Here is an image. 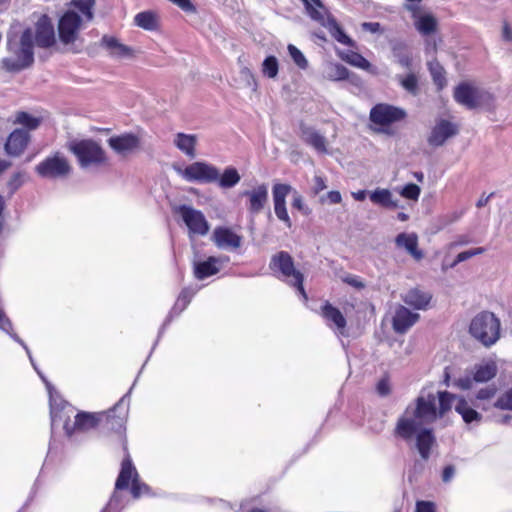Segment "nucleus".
Instances as JSON below:
<instances>
[{"label": "nucleus", "instance_id": "f257e3e1", "mask_svg": "<svg viewBox=\"0 0 512 512\" xmlns=\"http://www.w3.org/2000/svg\"><path fill=\"white\" fill-rule=\"evenodd\" d=\"M57 40L54 25L47 14L39 16L33 27H26L19 35H8L7 46L16 59L4 58L2 68L10 73H17L29 68L34 63V47L50 49Z\"/></svg>", "mask_w": 512, "mask_h": 512}, {"label": "nucleus", "instance_id": "f03ea898", "mask_svg": "<svg viewBox=\"0 0 512 512\" xmlns=\"http://www.w3.org/2000/svg\"><path fill=\"white\" fill-rule=\"evenodd\" d=\"M413 418L400 417L395 427V434L404 440H409L416 433L419 421L421 424H431L438 419L436 395L428 393L415 400Z\"/></svg>", "mask_w": 512, "mask_h": 512}, {"label": "nucleus", "instance_id": "7ed1b4c3", "mask_svg": "<svg viewBox=\"0 0 512 512\" xmlns=\"http://www.w3.org/2000/svg\"><path fill=\"white\" fill-rule=\"evenodd\" d=\"M128 418V403L122 397L111 409L101 412L100 432L117 440L124 456L130 455L126 438V422Z\"/></svg>", "mask_w": 512, "mask_h": 512}, {"label": "nucleus", "instance_id": "20e7f679", "mask_svg": "<svg viewBox=\"0 0 512 512\" xmlns=\"http://www.w3.org/2000/svg\"><path fill=\"white\" fill-rule=\"evenodd\" d=\"M269 268L277 277L288 285L294 287L302 298L307 301L308 296L304 288V275L296 269L293 257L287 251H279L271 257Z\"/></svg>", "mask_w": 512, "mask_h": 512}, {"label": "nucleus", "instance_id": "39448f33", "mask_svg": "<svg viewBox=\"0 0 512 512\" xmlns=\"http://www.w3.org/2000/svg\"><path fill=\"white\" fill-rule=\"evenodd\" d=\"M469 332L482 345L490 347L500 338L501 322L494 313L482 311L471 320Z\"/></svg>", "mask_w": 512, "mask_h": 512}, {"label": "nucleus", "instance_id": "423d86ee", "mask_svg": "<svg viewBox=\"0 0 512 512\" xmlns=\"http://www.w3.org/2000/svg\"><path fill=\"white\" fill-rule=\"evenodd\" d=\"M407 118L406 111L388 103L375 104L369 113V121L373 131L393 135L391 127Z\"/></svg>", "mask_w": 512, "mask_h": 512}, {"label": "nucleus", "instance_id": "0eeeda50", "mask_svg": "<svg viewBox=\"0 0 512 512\" xmlns=\"http://www.w3.org/2000/svg\"><path fill=\"white\" fill-rule=\"evenodd\" d=\"M129 487L134 499H138L143 495H149L151 493L150 487L140 481L139 474L132 462L131 456L125 455L121 462L120 472L115 482V491L111 501L116 498L117 491L126 490Z\"/></svg>", "mask_w": 512, "mask_h": 512}, {"label": "nucleus", "instance_id": "6e6552de", "mask_svg": "<svg viewBox=\"0 0 512 512\" xmlns=\"http://www.w3.org/2000/svg\"><path fill=\"white\" fill-rule=\"evenodd\" d=\"M67 148L76 157L82 168L107 164L108 158L105 150L93 139L72 140L68 143Z\"/></svg>", "mask_w": 512, "mask_h": 512}, {"label": "nucleus", "instance_id": "1a4fd4ad", "mask_svg": "<svg viewBox=\"0 0 512 512\" xmlns=\"http://www.w3.org/2000/svg\"><path fill=\"white\" fill-rule=\"evenodd\" d=\"M35 171L42 178L58 179L69 176L72 167L67 157L57 151L37 164Z\"/></svg>", "mask_w": 512, "mask_h": 512}, {"label": "nucleus", "instance_id": "9d476101", "mask_svg": "<svg viewBox=\"0 0 512 512\" xmlns=\"http://www.w3.org/2000/svg\"><path fill=\"white\" fill-rule=\"evenodd\" d=\"M301 1L305 6L308 15L313 20L319 22L323 27H325L337 42L349 47L356 46L355 41L344 32L342 27L333 16H328L325 18L323 12L313 7L308 0Z\"/></svg>", "mask_w": 512, "mask_h": 512}, {"label": "nucleus", "instance_id": "9b49d317", "mask_svg": "<svg viewBox=\"0 0 512 512\" xmlns=\"http://www.w3.org/2000/svg\"><path fill=\"white\" fill-rule=\"evenodd\" d=\"M455 101L467 109L480 107L486 100L491 99L488 92L478 89L469 82H461L453 92Z\"/></svg>", "mask_w": 512, "mask_h": 512}, {"label": "nucleus", "instance_id": "f8f14e48", "mask_svg": "<svg viewBox=\"0 0 512 512\" xmlns=\"http://www.w3.org/2000/svg\"><path fill=\"white\" fill-rule=\"evenodd\" d=\"M83 19L74 10H67L58 21V35L64 45L73 44L79 35Z\"/></svg>", "mask_w": 512, "mask_h": 512}, {"label": "nucleus", "instance_id": "ddd939ff", "mask_svg": "<svg viewBox=\"0 0 512 512\" xmlns=\"http://www.w3.org/2000/svg\"><path fill=\"white\" fill-rule=\"evenodd\" d=\"M182 177L189 182L214 183L219 178L217 167L206 162H193L182 171Z\"/></svg>", "mask_w": 512, "mask_h": 512}, {"label": "nucleus", "instance_id": "4468645a", "mask_svg": "<svg viewBox=\"0 0 512 512\" xmlns=\"http://www.w3.org/2000/svg\"><path fill=\"white\" fill-rule=\"evenodd\" d=\"M101 426V412H85L80 411L75 415L73 423L65 421L63 429L69 437L76 432H87L92 429H99Z\"/></svg>", "mask_w": 512, "mask_h": 512}, {"label": "nucleus", "instance_id": "2eb2a0df", "mask_svg": "<svg viewBox=\"0 0 512 512\" xmlns=\"http://www.w3.org/2000/svg\"><path fill=\"white\" fill-rule=\"evenodd\" d=\"M177 212L181 215L190 234L204 236L208 233L209 224L201 211L187 205H181Z\"/></svg>", "mask_w": 512, "mask_h": 512}, {"label": "nucleus", "instance_id": "dca6fc26", "mask_svg": "<svg viewBox=\"0 0 512 512\" xmlns=\"http://www.w3.org/2000/svg\"><path fill=\"white\" fill-rule=\"evenodd\" d=\"M291 191L292 186L290 184L275 183L272 186V197L275 215L288 228H291L292 222L287 212L286 198L291 193Z\"/></svg>", "mask_w": 512, "mask_h": 512}, {"label": "nucleus", "instance_id": "f3484780", "mask_svg": "<svg viewBox=\"0 0 512 512\" xmlns=\"http://www.w3.org/2000/svg\"><path fill=\"white\" fill-rule=\"evenodd\" d=\"M242 196L246 197V207L250 215H258L268 202V186L265 183L258 184L251 190H245Z\"/></svg>", "mask_w": 512, "mask_h": 512}, {"label": "nucleus", "instance_id": "a211bd4d", "mask_svg": "<svg viewBox=\"0 0 512 512\" xmlns=\"http://www.w3.org/2000/svg\"><path fill=\"white\" fill-rule=\"evenodd\" d=\"M459 132L458 126L449 120L441 119L436 122L432 128L427 141L432 147L442 146L449 138L457 135Z\"/></svg>", "mask_w": 512, "mask_h": 512}, {"label": "nucleus", "instance_id": "6ab92c4d", "mask_svg": "<svg viewBox=\"0 0 512 512\" xmlns=\"http://www.w3.org/2000/svg\"><path fill=\"white\" fill-rule=\"evenodd\" d=\"M30 142V134L28 131L23 129L13 130L4 145V149L7 155L12 157H18L27 148Z\"/></svg>", "mask_w": 512, "mask_h": 512}, {"label": "nucleus", "instance_id": "aec40b11", "mask_svg": "<svg viewBox=\"0 0 512 512\" xmlns=\"http://www.w3.org/2000/svg\"><path fill=\"white\" fill-rule=\"evenodd\" d=\"M405 8L411 12L415 28L420 34L427 36L436 32L438 22L432 14L418 15L420 7L417 5L408 4Z\"/></svg>", "mask_w": 512, "mask_h": 512}, {"label": "nucleus", "instance_id": "412c9836", "mask_svg": "<svg viewBox=\"0 0 512 512\" xmlns=\"http://www.w3.org/2000/svg\"><path fill=\"white\" fill-rule=\"evenodd\" d=\"M212 240L219 248L238 249L242 245V236L228 227H216L212 234Z\"/></svg>", "mask_w": 512, "mask_h": 512}, {"label": "nucleus", "instance_id": "4be33fe9", "mask_svg": "<svg viewBox=\"0 0 512 512\" xmlns=\"http://www.w3.org/2000/svg\"><path fill=\"white\" fill-rule=\"evenodd\" d=\"M418 313L411 312L405 306L400 305L394 314L392 320L393 330L398 334L406 333L418 320Z\"/></svg>", "mask_w": 512, "mask_h": 512}, {"label": "nucleus", "instance_id": "5701e85b", "mask_svg": "<svg viewBox=\"0 0 512 512\" xmlns=\"http://www.w3.org/2000/svg\"><path fill=\"white\" fill-rule=\"evenodd\" d=\"M108 145L119 154L131 152L140 145V139L133 133H124L108 139Z\"/></svg>", "mask_w": 512, "mask_h": 512}, {"label": "nucleus", "instance_id": "b1692460", "mask_svg": "<svg viewBox=\"0 0 512 512\" xmlns=\"http://www.w3.org/2000/svg\"><path fill=\"white\" fill-rule=\"evenodd\" d=\"M395 244L399 248H404L415 261H421L424 258V253L418 246L416 233H399L395 238Z\"/></svg>", "mask_w": 512, "mask_h": 512}, {"label": "nucleus", "instance_id": "393cba45", "mask_svg": "<svg viewBox=\"0 0 512 512\" xmlns=\"http://www.w3.org/2000/svg\"><path fill=\"white\" fill-rule=\"evenodd\" d=\"M320 315L328 322L332 323L340 333L346 328L347 321L342 312L329 301H325L321 306Z\"/></svg>", "mask_w": 512, "mask_h": 512}, {"label": "nucleus", "instance_id": "a878e982", "mask_svg": "<svg viewBox=\"0 0 512 512\" xmlns=\"http://www.w3.org/2000/svg\"><path fill=\"white\" fill-rule=\"evenodd\" d=\"M220 271V259L209 256L206 260L195 263L194 276L198 280H204L216 275Z\"/></svg>", "mask_w": 512, "mask_h": 512}, {"label": "nucleus", "instance_id": "bb28decb", "mask_svg": "<svg viewBox=\"0 0 512 512\" xmlns=\"http://www.w3.org/2000/svg\"><path fill=\"white\" fill-rule=\"evenodd\" d=\"M498 372L497 364L490 360L474 365L471 374L472 380L477 383H485L495 378Z\"/></svg>", "mask_w": 512, "mask_h": 512}, {"label": "nucleus", "instance_id": "cd10ccee", "mask_svg": "<svg viewBox=\"0 0 512 512\" xmlns=\"http://www.w3.org/2000/svg\"><path fill=\"white\" fill-rule=\"evenodd\" d=\"M436 438L431 429L424 428L416 435V447L423 460H428Z\"/></svg>", "mask_w": 512, "mask_h": 512}, {"label": "nucleus", "instance_id": "c85d7f7f", "mask_svg": "<svg viewBox=\"0 0 512 512\" xmlns=\"http://www.w3.org/2000/svg\"><path fill=\"white\" fill-rule=\"evenodd\" d=\"M432 296L418 288L410 289L405 296L403 301L414 309L422 310L426 309L429 305Z\"/></svg>", "mask_w": 512, "mask_h": 512}, {"label": "nucleus", "instance_id": "c756f323", "mask_svg": "<svg viewBox=\"0 0 512 512\" xmlns=\"http://www.w3.org/2000/svg\"><path fill=\"white\" fill-rule=\"evenodd\" d=\"M455 411L461 415L463 421L467 424L480 422L482 415L477 412L464 397H459L455 404Z\"/></svg>", "mask_w": 512, "mask_h": 512}, {"label": "nucleus", "instance_id": "7c9ffc66", "mask_svg": "<svg viewBox=\"0 0 512 512\" xmlns=\"http://www.w3.org/2000/svg\"><path fill=\"white\" fill-rule=\"evenodd\" d=\"M175 146L185 153L187 156L193 158L196 155V144H197V137L195 135L191 134H185V133H177L175 140H174Z\"/></svg>", "mask_w": 512, "mask_h": 512}, {"label": "nucleus", "instance_id": "2f4dec72", "mask_svg": "<svg viewBox=\"0 0 512 512\" xmlns=\"http://www.w3.org/2000/svg\"><path fill=\"white\" fill-rule=\"evenodd\" d=\"M302 139L305 143L312 146L315 150L321 153L327 152V141L323 135L311 128L302 129Z\"/></svg>", "mask_w": 512, "mask_h": 512}, {"label": "nucleus", "instance_id": "473e14b6", "mask_svg": "<svg viewBox=\"0 0 512 512\" xmlns=\"http://www.w3.org/2000/svg\"><path fill=\"white\" fill-rule=\"evenodd\" d=\"M428 70L438 91H441L447 84L446 72L444 67L437 59H433L427 64Z\"/></svg>", "mask_w": 512, "mask_h": 512}, {"label": "nucleus", "instance_id": "72a5a7b5", "mask_svg": "<svg viewBox=\"0 0 512 512\" xmlns=\"http://www.w3.org/2000/svg\"><path fill=\"white\" fill-rule=\"evenodd\" d=\"M459 397L448 391H438L436 395L439 402L437 407L438 418H443L452 409L454 401L458 402Z\"/></svg>", "mask_w": 512, "mask_h": 512}, {"label": "nucleus", "instance_id": "f704fd0d", "mask_svg": "<svg viewBox=\"0 0 512 512\" xmlns=\"http://www.w3.org/2000/svg\"><path fill=\"white\" fill-rule=\"evenodd\" d=\"M370 200L385 208H396L397 202L393 200L392 193L386 188H378L370 194Z\"/></svg>", "mask_w": 512, "mask_h": 512}, {"label": "nucleus", "instance_id": "c9c22d12", "mask_svg": "<svg viewBox=\"0 0 512 512\" xmlns=\"http://www.w3.org/2000/svg\"><path fill=\"white\" fill-rule=\"evenodd\" d=\"M134 23L142 29L153 31L158 28V17L155 12L143 11L135 15Z\"/></svg>", "mask_w": 512, "mask_h": 512}, {"label": "nucleus", "instance_id": "e433bc0d", "mask_svg": "<svg viewBox=\"0 0 512 512\" xmlns=\"http://www.w3.org/2000/svg\"><path fill=\"white\" fill-rule=\"evenodd\" d=\"M101 44L110 50L112 54L117 56H126L132 53V50L128 46L119 43L113 36L104 35L101 39Z\"/></svg>", "mask_w": 512, "mask_h": 512}, {"label": "nucleus", "instance_id": "4c0bfd02", "mask_svg": "<svg viewBox=\"0 0 512 512\" xmlns=\"http://www.w3.org/2000/svg\"><path fill=\"white\" fill-rule=\"evenodd\" d=\"M241 176L236 168L227 167L216 182L221 188H232L239 183Z\"/></svg>", "mask_w": 512, "mask_h": 512}, {"label": "nucleus", "instance_id": "58836bf2", "mask_svg": "<svg viewBox=\"0 0 512 512\" xmlns=\"http://www.w3.org/2000/svg\"><path fill=\"white\" fill-rule=\"evenodd\" d=\"M14 124L22 125L29 131L36 130L41 124V118L32 116L25 111H18L15 115Z\"/></svg>", "mask_w": 512, "mask_h": 512}, {"label": "nucleus", "instance_id": "ea45409f", "mask_svg": "<svg viewBox=\"0 0 512 512\" xmlns=\"http://www.w3.org/2000/svg\"><path fill=\"white\" fill-rule=\"evenodd\" d=\"M496 393L497 387L495 385H490L485 388H481L480 390H478L475 396L476 401H478L479 403H474L473 405L478 408H481L482 410H488L490 406L487 405L485 402L493 399Z\"/></svg>", "mask_w": 512, "mask_h": 512}, {"label": "nucleus", "instance_id": "a19ab883", "mask_svg": "<svg viewBox=\"0 0 512 512\" xmlns=\"http://www.w3.org/2000/svg\"><path fill=\"white\" fill-rule=\"evenodd\" d=\"M70 5L81 12L86 21H92L95 0H72Z\"/></svg>", "mask_w": 512, "mask_h": 512}, {"label": "nucleus", "instance_id": "79ce46f5", "mask_svg": "<svg viewBox=\"0 0 512 512\" xmlns=\"http://www.w3.org/2000/svg\"><path fill=\"white\" fill-rule=\"evenodd\" d=\"M342 59L350 65L366 71L371 68V63L358 52L350 51L345 56H342Z\"/></svg>", "mask_w": 512, "mask_h": 512}, {"label": "nucleus", "instance_id": "37998d69", "mask_svg": "<svg viewBox=\"0 0 512 512\" xmlns=\"http://www.w3.org/2000/svg\"><path fill=\"white\" fill-rule=\"evenodd\" d=\"M262 74L268 78H275L278 75L279 63L275 56H267L262 63Z\"/></svg>", "mask_w": 512, "mask_h": 512}, {"label": "nucleus", "instance_id": "c03bdc74", "mask_svg": "<svg viewBox=\"0 0 512 512\" xmlns=\"http://www.w3.org/2000/svg\"><path fill=\"white\" fill-rule=\"evenodd\" d=\"M25 176V172L21 171L15 172L11 175L6 183L9 197H12L16 191L24 184Z\"/></svg>", "mask_w": 512, "mask_h": 512}, {"label": "nucleus", "instance_id": "a18cd8bd", "mask_svg": "<svg viewBox=\"0 0 512 512\" xmlns=\"http://www.w3.org/2000/svg\"><path fill=\"white\" fill-rule=\"evenodd\" d=\"M350 71L342 64H333L330 67L329 78L334 81L348 80L350 77Z\"/></svg>", "mask_w": 512, "mask_h": 512}, {"label": "nucleus", "instance_id": "49530a36", "mask_svg": "<svg viewBox=\"0 0 512 512\" xmlns=\"http://www.w3.org/2000/svg\"><path fill=\"white\" fill-rule=\"evenodd\" d=\"M492 406L500 410L512 411V387L502 393Z\"/></svg>", "mask_w": 512, "mask_h": 512}, {"label": "nucleus", "instance_id": "de8ad7c7", "mask_svg": "<svg viewBox=\"0 0 512 512\" xmlns=\"http://www.w3.org/2000/svg\"><path fill=\"white\" fill-rule=\"evenodd\" d=\"M401 86L413 95H417L418 93V79L417 76L413 73L407 74L405 77H402L400 80Z\"/></svg>", "mask_w": 512, "mask_h": 512}, {"label": "nucleus", "instance_id": "09e8293b", "mask_svg": "<svg viewBox=\"0 0 512 512\" xmlns=\"http://www.w3.org/2000/svg\"><path fill=\"white\" fill-rule=\"evenodd\" d=\"M486 251V249L484 247H476V248H472L470 250H466V251H463V252H460L454 262L451 264V267H455L456 265H458L459 263L461 262H464L474 256H477V255H480V254H483L484 252Z\"/></svg>", "mask_w": 512, "mask_h": 512}, {"label": "nucleus", "instance_id": "8fccbe9b", "mask_svg": "<svg viewBox=\"0 0 512 512\" xmlns=\"http://www.w3.org/2000/svg\"><path fill=\"white\" fill-rule=\"evenodd\" d=\"M288 51L293 59L294 63L301 69H306L308 67V61L306 60L303 53L294 45H288Z\"/></svg>", "mask_w": 512, "mask_h": 512}, {"label": "nucleus", "instance_id": "3c124183", "mask_svg": "<svg viewBox=\"0 0 512 512\" xmlns=\"http://www.w3.org/2000/svg\"><path fill=\"white\" fill-rule=\"evenodd\" d=\"M420 187L417 184L409 183L403 187L400 194L406 199L417 200L420 196Z\"/></svg>", "mask_w": 512, "mask_h": 512}, {"label": "nucleus", "instance_id": "603ef678", "mask_svg": "<svg viewBox=\"0 0 512 512\" xmlns=\"http://www.w3.org/2000/svg\"><path fill=\"white\" fill-rule=\"evenodd\" d=\"M193 295L194 293L189 288L182 289L176 300L175 306L180 308V310H184L191 302Z\"/></svg>", "mask_w": 512, "mask_h": 512}, {"label": "nucleus", "instance_id": "864d4df0", "mask_svg": "<svg viewBox=\"0 0 512 512\" xmlns=\"http://www.w3.org/2000/svg\"><path fill=\"white\" fill-rule=\"evenodd\" d=\"M377 393L380 396H387L391 393L390 381L388 377L381 378L376 386Z\"/></svg>", "mask_w": 512, "mask_h": 512}, {"label": "nucleus", "instance_id": "5fc2aeb1", "mask_svg": "<svg viewBox=\"0 0 512 512\" xmlns=\"http://www.w3.org/2000/svg\"><path fill=\"white\" fill-rule=\"evenodd\" d=\"M342 281L356 289H363L365 287L363 281L358 276L355 275H346L345 277L342 278Z\"/></svg>", "mask_w": 512, "mask_h": 512}, {"label": "nucleus", "instance_id": "6e6d98bb", "mask_svg": "<svg viewBox=\"0 0 512 512\" xmlns=\"http://www.w3.org/2000/svg\"><path fill=\"white\" fill-rule=\"evenodd\" d=\"M313 187H312V193L313 195H318L320 192L325 190L327 188L326 180L322 176H314L313 178Z\"/></svg>", "mask_w": 512, "mask_h": 512}, {"label": "nucleus", "instance_id": "4d7b16f0", "mask_svg": "<svg viewBox=\"0 0 512 512\" xmlns=\"http://www.w3.org/2000/svg\"><path fill=\"white\" fill-rule=\"evenodd\" d=\"M415 512H436V506L431 501L418 500Z\"/></svg>", "mask_w": 512, "mask_h": 512}, {"label": "nucleus", "instance_id": "13d9d810", "mask_svg": "<svg viewBox=\"0 0 512 512\" xmlns=\"http://www.w3.org/2000/svg\"><path fill=\"white\" fill-rule=\"evenodd\" d=\"M327 200L330 204H339L342 201V196L339 191L333 190L329 191L326 196L321 198V202Z\"/></svg>", "mask_w": 512, "mask_h": 512}, {"label": "nucleus", "instance_id": "bf43d9fd", "mask_svg": "<svg viewBox=\"0 0 512 512\" xmlns=\"http://www.w3.org/2000/svg\"><path fill=\"white\" fill-rule=\"evenodd\" d=\"M0 328L8 334H11L13 330L12 322L6 317L2 310H0Z\"/></svg>", "mask_w": 512, "mask_h": 512}, {"label": "nucleus", "instance_id": "052dcab7", "mask_svg": "<svg viewBox=\"0 0 512 512\" xmlns=\"http://www.w3.org/2000/svg\"><path fill=\"white\" fill-rule=\"evenodd\" d=\"M362 27L371 33H377L381 30V25L378 22H365L362 24Z\"/></svg>", "mask_w": 512, "mask_h": 512}, {"label": "nucleus", "instance_id": "680f3d73", "mask_svg": "<svg viewBox=\"0 0 512 512\" xmlns=\"http://www.w3.org/2000/svg\"><path fill=\"white\" fill-rule=\"evenodd\" d=\"M455 469L452 465H447L442 472V480L448 482L452 479Z\"/></svg>", "mask_w": 512, "mask_h": 512}, {"label": "nucleus", "instance_id": "e2e57ef3", "mask_svg": "<svg viewBox=\"0 0 512 512\" xmlns=\"http://www.w3.org/2000/svg\"><path fill=\"white\" fill-rule=\"evenodd\" d=\"M503 38L506 41H512V29L507 23L503 26Z\"/></svg>", "mask_w": 512, "mask_h": 512}, {"label": "nucleus", "instance_id": "0e129e2a", "mask_svg": "<svg viewBox=\"0 0 512 512\" xmlns=\"http://www.w3.org/2000/svg\"><path fill=\"white\" fill-rule=\"evenodd\" d=\"M292 206L295 209L302 210L304 207L302 197L300 195H296L292 201Z\"/></svg>", "mask_w": 512, "mask_h": 512}, {"label": "nucleus", "instance_id": "69168bd1", "mask_svg": "<svg viewBox=\"0 0 512 512\" xmlns=\"http://www.w3.org/2000/svg\"><path fill=\"white\" fill-rule=\"evenodd\" d=\"M494 195V193L489 194L488 196L482 195L476 203L477 208H482L487 205L489 199Z\"/></svg>", "mask_w": 512, "mask_h": 512}, {"label": "nucleus", "instance_id": "338daca9", "mask_svg": "<svg viewBox=\"0 0 512 512\" xmlns=\"http://www.w3.org/2000/svg\"><path fill=\"white\" fill-rule=\"evenodd\" d=\"M353 197L357 201H364L365 198H366V191L365 190H360V191H358L356 193H353Z\"/></svg>", "mask_w": 512, "mask_h": 512}, {"label": "nucleus", "instance_id": "774afa93", "mask_svg": "<svg viewBox=\"0 0 512 512\" xmlns=\"http://www.w3.org/2000/svg\"><path fill=\"white\" fill-rule=\"evenodd\" d=\"M470 243V240L468 239L467 236H459L458 239L455 241V245H459V246H462V245H467Z\"/></svg>", "mask_w": 512, "mask_h": 512}]
</instances>
